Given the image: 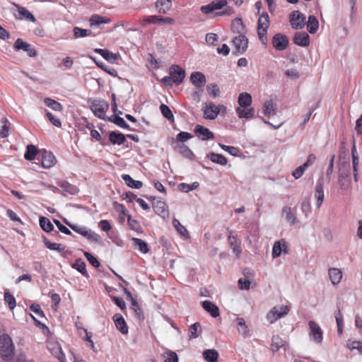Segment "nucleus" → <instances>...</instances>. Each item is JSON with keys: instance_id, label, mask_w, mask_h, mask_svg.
<instances>
[{"instance_id": "52", "label": "nucleus", "mask_w": 362, "mask_h": 362, "mask_svg": "<svg viewBox=\"0 0 362 362\" xmlns=\"http://www.w3.org/2000/svg\"><path fill=\"white\" fill-rule=\"evenodd\" d=\"M192 137L193 136L190 133L186 132H181L177 135L175 140H174L173 139V140L174 144L175 145V142L182 144L183 142L186 141L187 140Z\"/></svg>"}, {"instance_id": "22", "label": "nucleus", "mask_w": 362, "mask_h": 362, "mask_svg": "<svg viewBox=\"0 0 362 362\" xmlns=\"http://www.w3.org/2000/svg\"><path fill=\"white\" fill-rule=\"evenodd\" d=\"M42 165L45 168H49L56 163V158L52 152L45 151L41 156Z\"/></svg>"}, {"instance_id": "48", "label": "nucleus", "mask_w": 362, "mask_h": 362, "mask_svg": "<svg viewBox=\"0 0 362 362\" xmlns=\"http://www.w3.org/2000/svg\"><path fill=\"white\" fill-rule=\"evenodd\" d=\"M37 153V148L35 146L30 144L26 148V151L25 153L24 157L28 160H32L35 158Z\"/></svg>"}, {"instance_id": "26", "label": "nucleus", "mask_w": 362, "mask_h": 362, "mask_svg": "<svg viewBox=\"0 0 362 362\" xmlns=\"http://www.w3.org/2000/svg\"><path fill=\"white\" fill-rule=\"evenodd\" d=\"M59 187L63 190V192L65 194L74 195L78 192V189L76 186L70 184L69 182L64 180L59 182Z\"/></svg>"}, {"instance_id": "6", "label": "nucleus", "mask_w": 362, "mask_h": 362, "mask_svg": "<svg viewBox=\"0 0 362 362\" xmlns=\"http://www.w3.org/2000/svg\"><path fill=\"white\" fill-rule=\"evenodd\" d=\"M270 21L267 13H263L258 19L257 33L261 42L266 45L267 42V33L269 27Z\"/></svg>"}, {"instance_id": "31", "label": "nucleus", "mask_w": 362, "mask_h": 362, "mask_svg": "<svg viewBox=\"0 0 362 362\" xmlns=\"http://www.w3.org/2000/svg\"><path fill=\"white\" fill-rule=\"evenodd\" d=\"M90 25L91 27L99 26L103 23H110L111 19L104 16H101L98 14H93L89 19Z\"/></svg>"}, {"instance_id": "10", "label": "nucleus", "mask_w": 362, "mask_h": 362, "mask_svg": "<svg viewBox=\"0 0 362 362\" xmlns=\"http://www.w3.org/2000/svg\"><path fill=\"white\" fill-rule=\"evenodd\" d=\"M290 23L293 28L301 29L305 24V16L299 11H293L290 15Z\"/></svg>"}, {"instance_id": "23", "label": "nucleus", "mask_w": 362, "mask_h": 362, "mask_svg": "<svg viewBox=\"0 0 362 362\" xmlns=\"http://www.w3.org/2000/svg\"><path fill=\"white\" fill-rule=\"evenodd\" d=\"M227 234L229 244L230 245L231 249L233 252L236 255L237 257H239L241 252V248L240 246V243L237 240L236 236L233 235V231L227 228Z\"/></svg>"}, {"instance_id": "57", "label": "nucleus", "mask_w": 362, "mask_h": 362, "mask_svg": "<svg viewBox=\"0 0 362 362\" xmlns=\"http://www.w3.org/2000/svg\"><path fill=\"white\" fill-rule=\"evenodd\" d=\"M173 226L176 228L177 231L182 236L188 235V231L184 226H182L180 221L177 219H174L173 221Z\"/></svg>"}, {"instance_id": "34", "label": "nucleus", "mask_w": 362, "mask_h": 362, "mask_svg": "<svg viewBox=\"0 0 362 362\" xmlns=\"http://www.w3.org/2000/svg\"><path fill=\"white\" fill-rule=\"evenodd\" d=\"M206 158L210 159L213 163L221 165H226L227 164V159L226 158L218 153H215L213 152H211L206 155Z\"/></svg>"}, {"instance_id": "47", "label": "nucleus", "mask_w": 362, "mask_h": 362, "mask_svg": "<svg viewBox=\"0 0 362 362\" xmlns=\"http://www.w3.org/2000/svg\"><path fill=\"white\" fill-rule=\"evenodd\" d=\"M109 121L115 123L117 126L123 129H129V125L125 122V120L116 115H112L109 119Z\"/></svg>"}, {"instance_id": "8", "label": "nucleus", "mask_w": 362, "mask_h": 362, "mask_svg": "<svg viewBox=\"0 0 362 362\" xmlns=\"http://www.w3.org/2000/svg\"><path fill=\"white\" fill-rule=\"evenodd\" d=\"M308 326L310 339L315 344H321L323 340V331L321 327L313 320L309 321Z\"/></svg>"}, {"instance_id": "37", "label": "nucleus", "mask_w": 362, "mask_h": 362, "mask_svg": "<svg viewBox=\"0 0 362 362\" xmlns=\"http://www.w3.org/2000/svg\"><path fill=\"white\" fill-rule=\"evenodd\" d=\"M132 241L134 245L141 252L144 254L148 252L149 250L147 243L145 241L137 238H132Z\"/></svg>"}, {"instance_id": "38", "label": "nucleus", "mask_w": 362, "mask_h": 362, "mask_svg": "<svg viewBox=\"0 0 362 362\" xmlns=\"http://www.w3.org/2000/svg\"><path fill=\"white\" fill-rule=\"evenodd\" d=\"M203 357L207 362H216L218 353L215 349H206L203 352Z\"/></svg>"}, {"instance_id": "30", "label": "nucleus", "mask_w": 362, "mask_h": 362, "mask_svg": "<svg viewBox=\"0 0 362 362\" xmlns=\"http://www.w3.org/2000/svg\"><path fill=\"white\" fill-rule=\"evenodd\" d=\"M263 113L269 117L276 114V105L272 100H267L263 105Z\"/></svg>"}, {"instance_id": "1", "label": "nucleus", "mask_w": 362, "mask_h": 362, "mask_svg": "<svg viewBox=\"0 0 362 362\" xmlns=\"http://www.w3.org/2000/svg\"><path fill=\"white\" fill-rule=\"evenodd\" d=\"M239 107L235 112L239 118L252 119L255 115V109L249 107L252 104V96L247 92L241 93L238 98Z\"/></svg>"}, {"instance_id": "56", "label": "nucleus", "mask_w": 362, "mask_h": 362, "mask_svg": "<svg viewBox=\"0 0 362 362\" xmlns=\"http://www.w3.org/2000/svg\"><path fill=\"white\" fill-rule=\"evenodd\" d=\"M164 362H178V357L175 352L167 351L163 354Z\"/></svg>"}, {"instance_id": "12", "label": "nucleus", "mask_w": 362, "mask_h": 362, "mask_svg": "<svg viewBox=\"0 0 362 362\" xmlns=\"http://www.w3.org/2000/svg\"><path fill=\"white\" fill-rule=\"evenodd\" d=\"M47 349L51 354L57 358L59 361L64 362L66 360L65 355L62 350L60 344L57 341H49Z\"/></svg>"}, {"instance_id": "45", "label": "nucleus", "mask_w": 362, "mask_h": 362, "mask_svg": "<svg viewBox=\"0 0 362 362\" xmlns=\"http://www.w3.org/2000/svg\"><path fill=\"white\" fill-rule=\"evenodd\" d=\"M202 331L201 325L199 322H195L189 327V339H196L199 337Z\"/></svg>"}, {"instance_id": "64", "label": "nucleus", "mask_w": 362, "mask_h": 362, "mask_svg": "<svg viewBox=\"0 0 362 362\" xmlns=\"http://www.w3.org/2000/svg\"><path fill=\"white\" fill-rule=\"evenodd\" d=\"M95 52L97 53L100 54L104 59H105L107 60L115 59V54H114L112 52H110V51H108L107 49H95Z\"/></svg>"}, {"instance_id": "62", "label": "nucleus", "mask_w": 362, "mask_h": 362, "mask_svg": "<svg viewBox=\"0 0 362 362\" xmlns=\"http://www.w3.org/2000/svg\"><path fill=\"white\" fill-rule=\"evenodd\" d=\"M160 110L163 115L167 118L168 119H171L174 118L173 114L172 111L170 110L168 106L165 104H162L160 106Z\"/></svg>"}, {"instance_id": "11", "label": "nucleus", "mask_w": 362, "mask_h": 362, "mask_svg": "<svg viewBox=\"0 0 362 362\" xmlns=\"http://www.w3.org/2000/svg\"><path fill=\"white\" fill-rule=\"evenodd\" d=\"M233 45L235 49V53H244L248 45V40L245 35H239L233 40Z\"/></svg>"}, {"instance_id": "15", "label": "nucleus", "mask_w": 362, "mask_h": 362, "mask_svg": "<svg viewBox=\"0 0 362 362\" xmlns=\"http://www.w3.org/2000/svg\"><path fill=\"white\" fill-rule=\"evenodd\" d=\"M324 197L323 178L321 177L318 179L315 189V198L317 199L316 207L317 209L322 206Z\"/></svg>"}, {"instance_id": "63", "label": "nucleus", "mask_w": 362, "mask_h": 362, "mask_svg": "<svg viewBox=\"0 0 362 362\" xmlns=\"http://www.w3.org/2000/svg\"><path fill=\"white\" fill-rule=\"evenodd\" d=\"M219 146L224 151L229 153L230 155L237 156L239 153V149L235 146H226L222 144H219Z\"/></svg>"}, {"instance_id": "59", "label": "nucleus", "mask_w": 362, "mask_h": 362, "mask_svg": "<svg viewBox=\"0 0 362 362\" xmlns=\"http://www.w3.org/2000/svg\"><path fill=\"white\" fill-rule=\"evenodd\" d=\"M132 308L134 310L135 315L139 319H144L143 311L136 300H133V301H132Z\"/></svg>"}, {"instance_id": "28", "label": "nucleus", "mask_w": 362, "mask_h": 362, "mask_svg": "<svg viewBox=\"0 0 362 362\" xmlns=\"http://www.w3.org/2000/svg\"><path fill=\"white\" fill-rule=\"evenodd\" d=\"M231 30L233 33L243 35L245 33V26L241 18H236L231 23Z\"/></svg>"}, {"instance_id": "43", "label": "nucleus", "mask_w": 362, "mask_h": 362, "mask_svg": "<svg viewBox=\"0 0 362 362\" xmlns=\"http://www.w3.org/2000/svg\"><path fill=\"white\" fill-rule=\"evenodd\" d=\"M44 103L47 107H49V108H51L52 110H53L54 111L61 112L63 110L62 105L59 103H58L57 101H56L52 98H45Z\"/></svg>"}, {"instance_id": "32", "label": "nucleus", "mask_w": 362, "mask_h": 362, "mask_svg": "<svg viewBox=\"0 0 362 362\" xmlns=\"http://www.w3.org/2000/svg\"><path fill=\"white\" fill-rule=\"evenodd\" d=\"M172 3L170 0H158L156 2V8L159 13L165 14L171 8Z\"/></svg>"}, {"instance_id": "7", "label": "nucleus", "mask_w": 362, "mask_h": 362, "mask_svg": "<svg viewBox=\"0 0 362 362\" xmlns=\"http://www.w3.org/2000/svg\"><path fill=\"white\" fill-rule=\"evenodd\" d=\"M289 312L287 305H276L273 307L267 315V320L271 324L274 323L279 319L285 317Z\"/></svg>"}, {"instance_id": "24", "label": "nucleus", "mask_w": 362, "mask_h": 362, "mask_svg": "<svg viewBox=\"0 0 362 362\" xmlns=\"http://www.w3.org/2000/svg\"><path fill=\"white\" fill-rule=\"evenodd\" d=\"M293 42L301 47H308L310 45V37L305 32H298L295 34Z\"/></svg>"}, {"instance_id": "20", "label": "nucleus", "mask_w": 362, "mask_h": 362, "mask_svg": "<svg viewBox=\"0 0 362 362\" xmlns=\"http://www.w3.org/2000/svg\"><path fill=\"white\" fill-rule=\"evenodd\" d=\"M174 149L180 153L183 157L187 159L191 160H194L195 159V155L193 153V152L189 148L188 146L183 144L175 142Z\"/></svg>"}, {"instance_id": "53", "label": "nucleus", "mask_w": 362, "mask_h": 362, "mask_svg": "<svg viewBox=\"0 0 362 362\" xmlns=\"http://www.w3.org/2000/svg\"><path fill=\"white\" fill-rule=\"evenodd\" d=\"M4 300L6 303H7L8 308L11 310H13L16 306V301L13 295H11L9 292L4 293Z\"/></svg>"}, {"instance_id": "33", "label": "nucleus", "mask_w": 362, "mask_h": 362, "mask_svg": "<svg viewBox=\"0 0 362 362\" xmlns=\"http://www.w3.org/2000/svg\"><path fill=\"white\" fill-rule=\"evenodd\" d=\"M122 178L131 188L140 189L142 187V182L134 180L129 175L124 174L122 175Z\"/></svg>"}, {"instance_id": "50", "label": "nucleus", "mask_w": 362, "mask_h": 362, "mask_svg": "<svg viewBox=\"0 0 362 362\" xmlns=\"http://www.w3.org/2000/svg\"><path fill=\"white\" fill-rule=\"evenodd\" d=\"M347 347L351 350H357L359 354L362 355V342L361 341L348 340L346 342Z\"/></svg>"}, {"instance_id": "54", "label": "nucleus", "mask_w": 362, "mask_h": 362, "mask_svg": "<svg viewBox=\"0 0 362 362\" xmlns=\"http://www.w3.org/2000/svg\"><path fill=\"white\" fill-rule=\"evenodd\" d=\"M338 182L341 189L347 191L351 187V180L349 178H344L343 176L338 177Z\"/></svg>"}, {"instance_id": "35", "label": "nucleus", "mask_w": 362, "mask_h": 362, "mask_svg": "<svg viewBox=\"0 0 362 362\" xmlns=\"http://www.w3.org/2000/svg\"><path fill=\"white\" fill-rule=\"evenodd\" d=\"M319 23L315 16L310 15L307 23V29L310 33L314 34L317 31Z\"/></svg>"}, {"instance_id": "36", "label": "nucleus", "mask_w": 362, "mask_h": 362, "mask_svg": "<svg viewBox=\"0 0 362 362\" xmlns=\"http://www.w3.org/2000/svg\"><path fill=\"white\" fill-rule=\"evenodd\" d=\"M139 23L141 26L146 27L148 24H158V16H144L140 17Z\"/></svg>"}, {"instance_id": "55", "label": "nucleus", "mask_w": 362, "mask_h": 362, "mask_svg": "<svg viewBox=\"0 0 362 362\" xmlns=\"http://www.w3.org/2000/svg\"><path fill=\"white\" fill-rule=\"evenodd\" d=\"M199 186V183L198 182H194L191 185L187 183H181L179 185V189L182 192H189L197 189Z\"/></svg>"}, {"instance_id": "41", "label": "nucleus", "mask_w": 362, "mask_h": 362, "mask_svg": "<svg viewBox=\"0 0 362 362\" xmlns=\"http://www.w3.org/2000/svg\"><path fill=\"white\" fill-rule=\"evenodd\" d=\"M72 267L76 269L84 276H88V273L86 269V263L82 259H77L75 261V262L72 264Z\"/></svg>"}, {"instance_id": "14", "label": "nucleus", "mask_w": 362, "mask_h": 362, "mask_svg": "<svg viewBox=\"0 0 362 362\" xmlns=\"http://www.w3.org/2000/svg\"><path fill=\"white\" fill-rule=\"evenodd\" d=\"M13 49L16 51H18L22 49L27 52L28 55L30 57H33L36 56V51L34 48L31 47V45L25 42H24L22 39L18 38L16 40L13 46Z\"/></svg>"}, {"instance_id": "39", "label": "nucleus", "mask_w": 362, "mask_h": 362, "mask_svg": "<svg viewBox=\"0 0 362 362\" xmlns=\"http://www.w3.org/2000/svg\"><path fill=\"white\" fill-rule=\"evenodd\" d=\"M341 156H339V176H343L344 178H349L350 175L349 163V162H341Z\"/></svg>"}, {"instance_id": "40", "label": "nucleus", "mask_w": 362, "mask_h": 362, "mask_svg": "<svg viewBox=\"0 0 362 362\" xmlns=\"http://www.w3.org/2000/svg\"><path fill=\"white\" fill-rule=\"evenodd\" d=\"M282 214L285 216V218L289 224L293 225L296 223V218L292 213L291 207L287 206H284L282 209Z\"/></svg>"}, {"instance_id": "9", "label": "nucleus", "mask_w": 362, "mask_h": 362, "mask_svg": "<svg viewBox=\"0 0 362 362\" xmlns=\"http://www.w3.org/2000/svg\"><path fill=\"white\" fill-rule=\"evenodd\" d=\"M169 74L171 76L173 82L177 85L182 83L186 76L185 71L176 64H173L170 67Z\"/></svg>"}, {"instance_id": "44", "label": "nucleus", "mask_w": 362, "mask_h": 362, "mask_svg": "<svg viewBox=\"0 0 362 362\" xmlns=\"http://www.w3.org/2000/svg\"><path fill=\"white\" fill-rule=\"evenodd\" d=\"M285 341L282 339L279 336H273L272 339V349L273 351H277L281 347L285 345Z\"/></svg>"}, {"instance_id": "4", "label": "nucleus", "mask_w": 362, "mask_h": 362, "mask_svg": "<svg viewBox=\"0 0 362 362\" xmlns=\"http://www.w3.org/2000/svg\"><path fill=\"white\" fill-rule=\"evenodd\" d=\"M204 117L206 119H215L219 114L225 115L227 112L223 105H216L214 103H206L203 106Z\"/></svg>"}, {"instance_id": "5", "label": "nucleus", "mask_w": 362, "mask_h": 362, "mask_svg": "<svg viewBox=\"0 0 362 362\" xmlns=\"http://www.w3.org/2000/svg\"><path fill=\"white\" fill-rule=\"evenodd\" d=\"M65 224L69 226L74 231L86 238L88 240L98 243L100 240V236L96 233L92 231L86 226H81L76 224H71L66 220H64Z\"/></svg>"}, {"instance_id": "18", "label": "nucleus", "mask_w": 362, "mask_h": 362, "mask_svg": "<svg viewBox=\"0 0 362 362\" xmlns=\"http://www.w3.org/2000/svg\"><path fill=\"white\" fill-rule=\"evenodd\" d=\"M152 204L154 211L158 215L163 218L168 216V206L165 202L160 199H154Z\"/></svg>"}, {"instance_id": "3", "label": "nucleus", "mask_w": 362, "mask_h": 362, "mask_svg": "<svg viewBox=\"0 0 362 362\" xmlns=\"http://www.w3.org/2000/svg\"><path fill=\"white\" fill-rule=\"evenodd\" d=\"M14 354V346L8 334L0 336V355L4 361H11Z\"/></svg>"}, {"instance_id": "60", "label": "nucleus", "mask_w": 362, "mask_h": 362, "mask_svg": "<svg viewBox=\"0 0 362 362\" xmlns=\"http://www.w3.org/2000/svg\"><path fill=\"white\" fill-rule=\"evenodd\" d=\"M282 252V247H281V241H276L274 243L273 248H272V257L276 258L279 257Z\"/></svg>"}, {"instance_id": "49", "label": "nucleus", "mask_w": 362, "mask_h": 362, "mask_svg": "<svg viewBox=\"0 0 362 362\" xmlns=\"http://www.w3.org/2000/svg\"><path fill=\"white\" fill-rule=\"evenodd\" d=\"M238 332L244 337L247 336L249 332V329L245 325V321L242 317H238L236 319Z\"/></svg>"}, {"instance_id": "51", "label": "nucleus", "mask_w": 362, "mask_h": 362, "mask_svg": "<svg viewBox=\"0 0 362 362\" xmlns=\"http://www.w3.org/2000/svg\"><path fill=\"white\" fill-rule=\"evenodd\" d=\"M92 32L89 30L82 29L78 27L74 28V36L75 38L83 37L91 35Z\"/></svg>"}, {"instance_id": "21", "label": "nucleus", "mask_w": 362, "mask_h": 362, "mask_svg": "<svg viewBox=\"0 0 362 362\" xmlns=\"http://www.w3.org/2000/svg\"><path fill=\"white\" fill-rule=\"evenodd\" d=\"M112 320L115 324L116 328L123 334L128 333L127 325L121 314L116 313L113 315Z\"/></svg>"}, {"instance_id": "42", "label": "nucleus", "mask_w": 362, "mask_h": 362, "mask_svg": "<svg viewBox=\"0 0 362 362\" xmlns=\"http://www.w3.org/2000/svg\"><path fill=\"white\" fill-rule=\"evenodd\" d=\"M42 242L45 244V245L51 250H56L59 252H64L65 250V247L62 246L61 244L51 243L45 237H43Z\"/></svg>"}, {"instance_id": "61", "label": "nucleus", "mask_w": 362, "mask_h": 362, "mask_svg": "<svg viewBox=\"0 0 362 362\" xmlns=\"http://www.w3.org/2000/svg\"><path fill=\"white\" fill-rule=\"evenodd\" d=\"M127 222L131 229L138 233L142 232L141 227L139 223L136 220L133 219L130 216H129L127 218Z\"/></svg>"}, {"instance_id": "2", "label": "nucleus", "mask_w": 362, "mask_h": 362, "mask_svg": "<svg viewBox=\"0 0 362 362\" xmlns=\"http://www.w3.org/2000/svg\"><path fill=\"white\" fill-rule=\"evenodd\" d=\"M87 103L95 117L105 119V113L109 108L107 101L103 99L88 98Z\"/></svg>"}, {"instance_id": "58", "label": "nucleus", "mask_w": 362, "mask_h": 362, "mask_svg": "<svg viewBox=\"0 0 362 362\" xmlns=\"http://www.w3.org/2000/svg\"><path fill=\"white\" fill-rule=\"evenodd\" d=\"M48 296L51 298L52 303V308L54 310H57L58 305L61 301L60 296L56 293H54L53 291H50Z\"/></svg>"}, {"instance_id": "46", "label": "nucleus", "mask_w": 362, "mask_h": 362, "mask_svg": "<svg viewBox=\"0 0 362 362\" xmlns=\"http://www.w3.org/2000/svg\"><path fill=\"white\" fill-rule=\"evenodd\" d=\"M40 226L41 228L45 232H51L54 230V226L50 221L46 217L40 218Z\"/></svg>"}, {"instance_id": "13", "label": "nucleus", "mask_w": 362, "mask_h": 362, "mask_svg": "<svg viewBox=\"0 0 362 362\" xmlns=\"http://www.w3.org/2000/svg\"><path fill=\"white\" fill-rule=\"evenodd\" d=\"M272 45L277 50H284L288 47V39L286 35L281 33H277L272 38Z\"/></svg>"}, {"instance_id": "17", "label": "nucleus", "mask_w": 362, "mask_h": 362, "mask_svg": "<svg viewBox=\"0 0 362 362\" xmlns=\"http://www.w3.org/2000/svg\"><path fill=\"white\" fill-rule=\"evenodd\" d=\"M190 82L197 88H203L206 82L205 75L200 71L192 72L190 75Z\"/></svg>"}, {"instance_id": "25", "label": "nucleus", "mask_w": 362, "mask_h": 362, "mask_svg": "<svg viewBox=\"0 0 362 362\" xmlns=\"http://www.w3.org/2000/svg\"><path fill=\"white\" fill-rule=\"evenodd\" d=\"M109 140L112 144L122 145L126 141V136L119 132H110L109 134Z\"/></svg>"}, {"instance_id": "16", "label": "nucleus", "mask_w": 362, "mask_h": 362, "mask_svg": "<svg viewBox=\"0 0 362 362\" xmlns=\"http://www.w3.org/2000/svg\"><path fill=\"white\" fill-rule=\"evenodd\" d=\"M194 132L199 139L202 141L212 139L214 138V134L211 131L200 124L195 126Z\"/></svg>"}, {"instance_id": "27", "label": "nucleus", "mask_w": 362, "mask_h": 362, "mask_svg": "<svg viewBox=\"0 0 362 362\" xmlns=\"http://www.w3.org/2000/svg\"><path fill=\"white\" fill-rule=\"evenodd\" d=\"M203 308L207 311L213 317L219 316L218 308L212 302L209 300H205L202 303Z\"/></svg>"}, {"instance_id": "29", "label": "nucleus", "mask_w": 362, "mask_h": 362, "mask_svg": "<svg viewBox=\"0 0 362 362\" xmlns=\"http://www.w3.org/2000/svg\"><path fill=\"white\" fill-rule=\"evenodd\" d=\"M328 274L332 284L337 285L340 283L342 278V273L339 269L330 268L328 271Z\"/></svg>"}, {"instance_id": "19", "label": "nucleus", "mask_w": 362, "mask_h": 362, "mask_svg": "<svg viewBox=\"0 0 362 362\" xmlns=\"http://www.w3.org/2000/svg\"><path fill=\"white\" fill-rule=\"evenodd\" d=\"M17 8L18 13H14L15 18L18 20L26 19L31 22H35V16L30 13L25 8L22 7L18 4H14Z\"/></svg>"}]
</instances>
